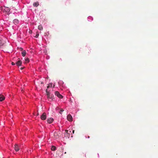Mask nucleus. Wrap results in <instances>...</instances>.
Here are the masks:
<instances>
[{
	"label": "nucleus",
	"mask_w": 158,
	"mask_h": 158,
	"mask_svg": "<svg viewBox=\"0 0 158 158\" xmlns=\"http://www.w3.org/2000/svg\"><path fill=\"white\" fill-rule=\"evenodd\" d=\"M46 92L47 95V98L48 99H51L52 100H54L55 99L53 95L52 94H51L48 91V89H46Z\"/></svg>",
	"instance_id": "1"
},
{
	"label": "nucleus",
	"mask_w": 158,
	"mask_h": 158,
	"mask_svg": "<svg viewBox=\"0 0 158 158\" xmlns=\"http://www.w3.org/2000/svg\"><path fill=\"white\" fill-rule=\"evenodd\" d=\"M41 119L42 120H45L47 118L46 114L45 112L43 113L40 117Z\"/></svg>",
	"instance_id": "2"
},
{
	"label": "nucleus",
	"mask_w": 158,
	"mask_h": 158,
	"mask_svg": "<svg viewBox=\"0 0 158 158\" xmlns=\"http://www.w3.org/2000/svg\"><path fill=\"white\" fill-rule=\"evenodd\" d=\"M55 95L57 96L59 98H63V96L61 95L59 92L57 91H56L55 93Z\"/></svg>",
	"instance_id": "3"
},
{
	"label": "nucleus",
	"mask_w": 158,
	"mask_h": 158,
	"mask_svg": "<svg viewBox=\"0 0 158 158\" xmlns=\"http://www.w3.org/2000/svg\"><path fill=\"white\" fill-rule=\"evenodd\" d=\"M14 148L16 152L19 151V147L18 144H16L14 145Z\"/></svg>",
	"instance_id": "4"
},
{
	"label": "nucleus",
	"mask_w": 158,
	"mask_h": 158,
	"mask_svg": "<svg viewBox=\"0 0 158 158\" xmlns=\"http://www.w3.org/2000/svg\"><path fill=\"white\" fill-rule=\"evenodd\" d=\"M54 137L55 139H57L59 137V135L57 132H55L54 133Z\"/></svg>",
	"instance_id": "5"
},
{
	"label": "nucleus",
	"mask_w": 158,
	"mask_h": 158,
	"mask_svg": "<svg viewBox=\"0 0 158 158\" xmlns=\"http://www.w3.org/2000/svg\"><path fill=\"white\" fill-rule=\"evenodd\" d=\"M67 118L68 120L69 121H71L73 120V118L72 116L70 114L68 115Z\"/></svg>",
	"instance_id": "6"
},
{
	"label": "nucleus",
	"mask_w": 158,
	"mask_h": 158,
	"mask_svg": "<svg viewBox=\"0 0 158 158\" xmlns=\"http://www.w3.org/2000/svg\"><path fill=\"white\" fill-rule=\"evenodd\" d=\"M53 121V118H48L47 120V122L48 123H52Z\"/></svg>",
	"instance_id": "7"
},
{
	"label": "nucleus",
	"mask_w": 158,
	"mask_h": 158,
	"mask_svg": "<svg viewBox=\"0 0 158 158\" xmlns=\"http://www.w3.org/2000/svg\"><path fill=\"white\" fill-rule=\"evenodd\" d=\"M5 99V97L3 95H0V101H3Z\"/></svg>",
	"instance_id": "8"
},
{
	"label": "nucleus",
	"mask_w": 158,
	"mask_h": 158,
	"mask_svg": "<svg viewBox=\"0 0 158 158\" xmlns=\"http://www.w3.org/2000/svg\"><path fill=\"white\" fill-rule=\"evenodd\" d=\"M22 64V62L20 60H18L16 63V64L18 66H21Z\"/></svg>",
	"instance_id": "9"
},
{
	"label": "nucleus",
	"mask_w": 158,
	"mask_h": 158,
	"mask_svg": "<svg viewBox=\"0 0 158 158\" xmlns=\"http://www.w3.org/2000/svg\"><path fill=\"white\" fill-rule=\"evenodd\" d=\"M4 10L5 12L7 13H9L10 11V9L8 7H5Z\"/></svg>",
	"instance_id": "10"
},
{
	"label": "nucleus",
	"mask_w": 158,
	"mask_h": 158,
	"mask_svg": "<svg viewBox=\"0 0 158 158\" xmlns=\"http://www.w3.org/2000/svg\"><path fill=\"white\" fill-rule=\"evenodd\" d=\"M13 23L16 24L19 23V20L17 19H15L13 21Z\"/></svg>",
	"instance_id": "11"
},
{
	"label": "nucleus",
	"mask_w": 158,
	"mask_h": 158,
	"mask_svg": "<svg viewBox=\"0 0 158 158\" xmlns=\"http://www.w3.org/2000/svg\"><path fill=\"white\" fill-rule=\"evenodd\" d=\"M21 54L23 56H25L26 54V52L25 50H24L22 52Z\"/></svg>",
	"instance_id": "12"
},
{
	"label": "nucleus",
	"mask_w": 158,
	"mask_h": 158,
	"mask_svg": "<svg viewBox=\"0 0 158 158\" xmlns=\"http://www.w3.org/2000/svg\"><path fill=\"white\" fill-rule=\"evenodd\" d=\"M4 44V42L0 39V47L3 46Z\"/></svg>",
	"instance_id": "13"
},
{
	"label": "nucleus",
	"mask_w": 158,
	"mask_h": 158,
	"mask_svg": "<svg viewBox=\"0 0 158 158\" xmlns=\"http://www.w3.org/2000/svg\"><path fill=\"white\" fill-rule=\"evenodd\" d=\"M39 5L38 2H36L33 3V6H34L37 7Z\"/></svg>",
	"instance_id": "14"
},
{
	"label": "nucleus",
	"mask_w": 158,
	"mask_h": 158,
	"mask_svg": "<svg viewBox=\"0 0 158 158\" xmlns=\"http://www.w3.org/2000/svg\"><path fill=\"white\" fill-rule=\"evenodd\" d=\"M38 28L40 30H42L43 29V27L41 25L38 26Z\"/></svg>",
	"instance_id": "15"
},
{
	"label": "nucleus",
	"mask_w": 158,
	"mask_h": 158,
	"mask_svg": "<svg viewBox=\"0 0 158 158\" xmlns=\"http://www.w3.org/2000/svg\"><path fill=\"white\" fill-rule=\"evenodd\" d=\"M51 149L52 150L54 151L56 150V147L54 146H52L51 147Z\"/></svg>",
	"instance_id": "16"
},
{
	"label": "nucleus",
	"mask_w": 158,
	"mask_h": 158,
	"mask_svg": "<svg viewBox=\"0 0 158 158\" xmlns=\"http://www.w3.org/2000/svg\"><path fill=\"white\" fill-rule=\"evenodd\" d=\"M52 83H50L48 85L47 87V88H48L49 87H52Z\"/></svg>",
	"instance_id": "17"
},
{
	"label": "nucleus",
	"mask_w": 158,
	"mask_h": 158,
	"mask_svg": "<svg viewBox=\"0 0 158 158\" xmlns=\"http://www.w3.org/2000/svg\"><path fill=\"white\" fill-rule=\"evenodd\" d=\"M25 60L26 62L28 63L29 61V60L28 58H27L25 59Z\"/></svg>",
	"instance_id": "18"
},
{
	"label": "nucleus",
	"mask_w": 158,
	"mask_h": 158,
	"mask_svg": "<svg viewBox=\"0 0 158 158\" xmlns=\"http://www.w3.org/2000/svg\"><path fill=\"white\" fill-rule=\"evenodd\" d=\"M64 111V110H63V109H61L60 110V114H61V112H63Z\"/></svg>",
	"instance_id": "19"
},
{
	"label": "nucleus",
	"mask_w": 158,
	"mask_h": 158,
	"mask_svg": "<svg viewBox=\"0 0 158 158\" xmlns=\"http://www.w3.org/2000/svg\"><path fill=\"white\" fill-rule=\"evenodd\" d=\"M39 36V34L38 33H37L36 34V36H35V38H38Z\"/></svg>",
	"instance_id": "20"
},
{
	"label": "nucleus",
	"mask_w": 158,
	"mask_h": 158,
	"mask_svg": "<svg viewBox=\"0 0 158 158\" xmlns=\"http://www.w3.org/2000/svg\"><path fill=\"white\" fill-rule=\"evenodd\" d=\"M11 64L12 65H15V64L14 62H12L11 63Z\"/></svg>",
	"instance_id": "21"
},
{
	"label": "nucleus",
	"mask_w": 158,
	"mask_h": 158,
	"mask_svg": "<svg viewBox=\"0 0 158 158\" xmlns=\"http://www.w3.org/2000/svg\"><path fill=\"white\" fill-rule=\"evenodd\" d=\"M32 30H30L29 31V33L30 34H31L32 33Z\"/></svg>",
	"instance_id": "22"
},
{
	"label": "nucleus",
	"mask_w": 158,
	"mask_h": 158,
	"mask_svg": "<svg viewBox=\"0 0 158 158\" xmlns=\"http://www.w3.org/2000/svg\"><path fill=\"white\" fill-rule=\"evenodd\" d=\"M24 67H21V68H20V69L21 70H22L24 69Z\"/></svg>",
	"instance_id": "23"
},
{
	"label": "nucleus",
	"mask_w": 158,
	"mask_h": 158,
	"mask_svg": "<svg viewBox=\"0 0 158 158\" xmlns=\"http://www.w3.org/2000/svg\"><path fill=\"white\" fill-rule=\"evenodd\" d=\"M74 130H73V133H74Z\"/></svg>",
	"instance_id": "24"
},
{
	"label": "nucleus",
	"mask_w": 158,
	"mask_h": 158,
	"mask_svg": "<svg viewBox=\"0 0 158 158\" xmlns=\"http://www.w3.org/2000/svg\"><path fill=\"white\" fill-rule=\"evenodd\" d=\"M65 131H66V132H67L68 131V130H66Z\"/></svg>",
	"instance_id": "25"
},
{
	"label": "nucleus",
	"mask_w": 158,
	"mask_h": 158,
	"mask_svg": "<svg viewBox=\"0 0 158 158\" xmlns=\"http://www.w3.org/2000/svg\"><path fill=\"white\" fill-rule=\"evenodd\" d=\"M21 50H23V49L22 48H21Z\"/></svg>",
	"instance_id": "26"
},
{
	"label": "nucleus",
	"mask_w": 158,
	"mask_h": 158,
	"mask_svg": "<svg viewBox=\"0 0 158 158\" xmlns=\"http://www.w3.org/2000/svg\"><path fill=\"white\" fill-rule=\"evenodd\" d=\"M54 86H55V85H54L53 87H54Z\"/></svg>",
	"instance_id": "27"
},
{
	"label": "nucleus",
	"mask_w": 158,
	"mask_h": 158,
	"mask_svg": "<svg viewBox=\"0 0 158 158\" xmlns=\"http://www.w3.org/2000/svg\"><path fill=\"white\" fill-rule=\"evenodd\" d=\"M41 83L42 84L43 83V82H42Z\"/></svg>",
	"instance_id": "28"
}]
</instances>
